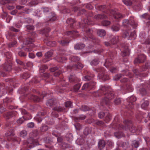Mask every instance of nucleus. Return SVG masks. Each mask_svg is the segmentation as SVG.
Masks as SVG:
<instances>
[{
  "label": "nucleus",
  "instance_id": "obj_15",
  "mask_svg": "<svg viewBox=\"0 0 150 150\" xmlns=\"http://www.w3.org/2000/svg\"><path fill=\"white\" fill-rule=\"evenodd\" d=\"M109 88V87L102 86L101 88L99 90L98 92L100 93V95L104 96L105 94H106L108 93V91Z\"/></svg>",
  "mask_w": 150,
  "mask_h": 150
},
{
  "label": "nucleus",
  "instance_id": "obj_50",
  "mask_svg": "<svg viewBox=\"0 0 150 150\" xmlns=\"http://www.w3.org/2000/svg\"><path fill=\"white\" fill-rule=\"evenodd\" d=\"M23 119L25 120H29L32 118L31 115L28 112L26 115H25L23 116Z\"/></svg>",
  "mask_w": 150,
  "mask_h": 150
},
{
  "label": "nucleus",
  "instance_id": "obj_44",
  "mask_svg": "<svg viewBox=\"0 0 150 150\" xmlns=\"http://www.w3.org/2000/svg\"><path fill=\"white\" fill-rule=\"evenodd\" d=\"M91 132V129L88 127L86 128L84 130L83 134L85 135H87Z\"/></svg>",
  "mask_w": 150,
  "mask_h": 150
},
{
  "label": "nucleus",
  "instance_id": "obj_59",
  "mask_svg": "<svg viewBox=\"0 0 150 150\" xmlns=\"http://www.w3.org/2000/svg\"><path fill=\"white\" fill-rule=\"evenodd\" d=\"M96 8L98 10H102L103 9L105 8L106 6L105 5H101V6H98V5H96Z\"/></svg>",
  "mask_w": 150,
  "mask_h": 150
},
{
  "label": "nucleus",
  "instance_id": "obj_29",
  "mask_svg": "<svg viewBox=\"0 0 150 150\" xmlns=\"http://www.w3.org/2000/svg\"><path fill=\"white\" fill-rule=\"evenodd\" d=\"M38 134V131L36 130H34L33 131L30 132L29 134L30 137L32 138L36 137Z\"/></svg>",
  "mask_w": 150,
  "mask_h": 150
},
{
  "label": "nucleus",
  "instance_id": "obj_14",
  "mask_svg": "<svg viewBox=\"0 0 150 150\" xmlns=\"http://www.w3.org/2000/svg\"><path fill=\"white\" fill-rule=\"evenodd\" d=\"M57 103L56 99L53 98L48 100L46 102V105L49 107H52L55 105Z\"/></svg>",
  "mask_w": 150,
  "mask_h": 150
},
{
  "label": "nucleus",
  "instance_id": "obj_18",
  "mask_svg": "<svg viewBox=\"0 0 150 150\" xmlns=\"http://www.w3.org/2000/svg\"><path fill=\"white\" fill-rule=\"evenodd\" d=\"M107 16L104 14H98L95 15L94 18L96 21H99L102 19H105Z\"/></svg>",
  "mask_w": 150,
  "mask_h": 150
},
{
  "label": "nucleus",
  "instance_id": "obj_34",
  "mask_svg": "<svg viewBox=\"0 0 150 150\" xmlns=\"http://www.w3.org/2000/svg\"><path fill=\"white\" fill-rule=\"evenodd\" d=\"M80 109L83 111H86L91 110V109L88 106L85 105H82L80 108Z\"/></svg>",
  "mask_w": 150,
  "mask_h": 150
},
{
  "label": "nucleus",
  "instance_id": "obj_53",
  "mask_svg": "<svg viewBox=\"0 0 150 150\" xmlns=\"http://www.w3.org/2000/svg\"><path fill=\"white\" fill-rule=\"evenodd\" d=\"M86 118V116L83 115H81L78 117H75V119L76 120H84Z\"/></svg>",
  "mask_w": 150,
  "mask_h": 150
},
{
  "label": "nucleus",
  "instance_id": "obj_45",
  "mask_svg": "<svg viewBox=\"0 0 150 150\" xmlns=\"http://www.w3.org/2000/svg\"><path fill=\"white\" fill-rule=\"evenodd\" d=\"M39 3L38 0H32L29 3V5L31 6H34L38 4Z\"/></svg>",
  "mask_w": 150,
  "mask_h": 150
},
{
  "label": "nucleus",
  "instance_id": "obj_36",
  "mask_svg": "<svg viewBox=\"0 0 150 150\" xmlns=\"http://www.w3.org/2000/svg\"><path fill=\"white\" fill-rule=\"evenodd\" d=\"M112 118L111 115L110 113H108L107 115L105 117L104 120L105 121L106 123L110 121Z\"/></svg>",
  "mask_w": 150,
  "mask_h": 150
},
{
  "label": "nucleus",
  "instance_id": "obj_39",
  "mask_svg": "<svg viewBox=\"0 0 150 150\" xmlns=\"http://www.w3.org/2000/svg\"><path fill=\"white\" fill-rule=\"evenodd\" d=\"M149 68V66L148 64L146 63L144 65H143L141 68V70L142 71H145Z\"/></svg>",
  "mask_w": 150,
  "mask_h": 150
},
{
  "label": "nucleus",
  "instance_id": "obj_31",
  "mask_svg": "<svg viewBox=\"0 0 150 150\" xmlns=\"http://www.w3.org/2000/svg\"><path fill=\"white\" fill-rule=\"evenodd\" d=\"M53 110L58 112H63L65 110L64 108H63L62 107L59 106H56L54 107L53 109Z\"/></svg>",
  "mask_w": 150,
  "mask_h": 150
},
{
  "label": "nucleus",
  "instance_id": "obj_54",
  "mask_svg": "<svg viewBox=\"0 0 150 150\" xmlns=\"http://www.w3.org/2000/svg\"><path fill=\"white\" fill-rule=\"evenodd\" d=\"M27 31L33 30L34 29V27L33 25H28L26 26Z\"/></svg>",
  "mask_w": 150,
  "mask_h": 150
},
{
  "label": "nucleus",
  "instance_id": "obj_46",
  "mask_svg": "<svg viewBox=\"0 0 150 150\" xmlns=\"http://www.w3.org/2000/svg\"><path fill=\"white\" fill-rule=\"evenodd\" d=\"M121 146L124 149H126L129 146V143L128 142H124L121 144Z\"/></svg>",
  "mask_w": 150,
  "mask_h": 150
},
{
  "label": "nucleus",
  "instance_id": "obj_48",
  "mask_svg": "<svg viewBox=\"0 0 150 150\" xmlns=\"http://www.w3.org/2000/svg\"><path fill=\"white\" fill-rule=\"evenodd\" d=\"M112 29L113 31H118L120 29V25L118 24L113 25L112 27Z\"/></svg>",
  "mask_w": 150,
  "mask_h": 150
},
{
  "label": "nucleus",
  "instance_id": "obj_20",
  "mask_svg": "<svg viewBox=\"0 0 150 150\" xmlns=\"http://www.w3.org/2000/svg\"><path fill=\"white\" fill-rule=\"evenodd\" d=\"M85 47V44L81 42L77 43L74 46V49L75 50H81L83 49Z\"/></svg>",
  "mask_w": 150,
  "mask_h": 150
},
{
  "label": "nucleus",
  "instance_id": "obj_64",
  "mask_svg": "<svg viewBox=\"0 0 150 150\" xmlns=\"http://www.w3.org/2000/svg\"><path fill=\"white\" fill-rule=\"evenodd\" d=\"M140 91L141 94L142 96L146 95V91L144 88H141L140 89Z\"/></svg>",
  "mask_w": 150,
  "mask_h": 150
},
{
  "label": "nucleus",
  "instance_id": "obj_37",
  "mask_svg": "<svg viewBox=\"0 0 150 150\" xmlns=\"http://www.w3.org/2000/svg\"><path fill=\"white\" fill-rule=\"evenodd\" d=\"M94 70L97 72H99V73H104L105 70V69L102 67H100L97 68L95 69H94Z\"/></svg>",
  "mask_w": 150,
  "mask_h": 150
},
{
  "label": "nucleus",
  "instance_id": "obj_61",
  "mask_svg": "<svg viewBox=\"0 0 150 150\" xmlns=\"http://www.w3.org/2000/svg\"><path fill=\"white\" fill-rule=\"evenodd\" d=\"M126 89L129 92H132L133 91V88L131 84H128L126 85Z\"/></svg>",
  "mask_w": 150,
  "mask_h": 150
},
{
  "label": "nucleus",
  "instance_id": "obj_22",
  "mask_svg": "<svg viewBox=\"0 0 150 150\" xmlns=\"http://www.w3.org/2000/svg\"><path fill=\"white\" fill-rule=\"evenodd\" d=\"M10 63L7 62H5L4 65V68L6 71H9L12 70V66Z\"/></svg>",
  "mask_w": 150,
  "mask_h": 150
},
{
  "label": "nucleus",
  "instance_id": "obj_23",
  "mask_svg": "<svg viewBox=\"0 0 150 150\" xmlns=\"http://www.w3.org/2000/svg\"><path fill=\"white\" fill-rule=\"evenodd\" d=\"M119 37L118 36H114L111 39L110 42L112 44L115 45L119 42Z\"/></svg>",
  "mask_w": 150,
  "mask_h": 150
},
{
  "label": "nucleus",
  "instance_id": "obj_63",
  "mask_svg": "<svg viewBox=\"0 0 150 150\" xmlns=\"http://www.w3.org/2000/svg\"><path fill=\"white\" fill-rule=\"evenodd\" d=\"M95 123L97 125L101 126H103L105 125V123L103 121L100 120H98Z\"/></svg>",
  "mask_w": 150,
  "mask_h": 150
},
{
  "label": "nucleus",
  "instance_id": "obj_6",
  "mask_svg": "<svg viewBox=\"0 0 150 150\" xmlns=\"http://www.w3.org/2000/svg\"><path fill=\"white\" fill-rule=\"evenodd\" d=\"M122 37L124 38H129V39H134L136 37V34L134 31L132 32L130 30H126L124 32Z\"/></svg>",
  "mask_w": 150,
  "mask_h": 150
},
{
  "label": "nucleus",
  "instance_id": "obj_25",
  "mask_svg": "<svg viewBox=\"0 0 150 150\" xmlns=\"http://www.w3.org/2000/svg\"><path fill=\"white\" fill-rule=\"evenodd\" d=\"M129 24L134 28H136L137 25V23L134 21L133 17H131L129 19Z\"/></svg>",
  "mask_w": 150,
  "mask_h": 150
},
{
  "label": "nucleus",
  "instance_id": "obj_32",
  "mask_svg": "<svg viewBox=\"0 0 150 150\" xmlns=\"http://www.w3.org/2000/svg\"><path fill=\"white\" fill-rule=\"evenodd\" d=\"M94 77V75L93 74H90V75H87L84 76L83 78L85 80L89 81L92 80Z\"/></svg>",
  "mask_w": 150,
  "mask_h": 150
},
{
  "label": "nucleus",
  "instance_id": "obj_1",
  "mask_svg": "<svg viewBox=\"0 0 150 150\" xmlns=\"http://www.w3.org/2000/svg\"><path fill=\"white\" fill-rule=\"evenodd\" d=\"M82 25H81L80 23H79V25L80 27H81L86 28V29L85 30L86 33V35L88 36L89 38L91 39L93 41L95 40H96V38L92 34L93 31L87 28V25H93V23L88 18L87 19H84L82 23Z\"/></svg>",
  "mask_w": 150,
  "mask_h": 150
},
{
  "label": "nucleus",
  "instance_id": "obj_57",
  "mask_svg": "<svg viewBox=\"0 0 150 150\" xmlns=\"http://www.w3.org/2000/svg\"><path fill=\"white\" fill-rule=\"evenodd\" d=\"M38 107H40V106L37 105H30L29 107V109L30 110L33 111L37 110Z\"/></svg>",
  "mask_w": 150,
  "mask_h": 150
},
{
  "label": "nucleus",
  "instance_id": "obj_11",
  "mask_svg": "<svg viewBox=\"0 0 150 150\" xmlns=\"http://www.w3.org/2000/svg\"><path fill=\"white\" fill-rule=\"evenodd\" d=\"M146 59V56L143 54L139 55L134 60V64L140 63L144 62Z\"/></svg>",
  "mask_w": 150,
  "mask_h": 150
},
{
  "label": "nucleus",
  "instance_id": "obj_5",
  "mask_svg": "<svg viewBox=\"0 0 150 150\" xmlns=\"http://www.w3.org/2000/svg\"><path fill=\"white\" fill-rule=\"evenodd\" d=\"M36 141L32 137L28 138L27 141L24 143V147L25 150H29L32 147H33L36 144Z\"/></svg>",
  "mask_w": 150,
  "mask_h": 150
},
{
  "label": "nucleus",
  "instance_id": "obj_30",
  "mask_svg": "<svg viewBox=\"0 0 150 150\" xmlns=\"http://www.w3.org/2000/svg\"><path fill=\"white\" fill-rule=\"evenodd\" d=\"M30 76V74L28 72H25L20 76L21 78L25 80L29 78Z\"/></svg>",
  "mask_w": 150,
  "mask_h": 150
},
{
  "label": "nucleus",
  "instance_id": "obj_4",
  "mask_svg": "<svg viewBox=\"0 0 150 150\" xmlns=\"http://www.w3.org/2000/svg\"><path fill=\"white\" fill-rule=\"evenodd\" d=\"M36 34L35 32H33L29 34L28 37L26 38L24 41L26 45L31 44V46L33 47H35V45L32 44V43L35 41V38Z\"/></svg>",
  "mask_w": 150,
  "mask_h": 150
},
{
  "label": "nucleus",
  "instance_id": "obj_3",
  "mask_svg": "<svg viewBox=\"0 0 150 150\" xmlns=\"http://www.w3.org/2000/svg\"><path fill=\"white\" fill-rule=\"evenodd\" d=\"M115 97V96L113 93H107L105 94L104 97L101 100L100 103L102 106L108 105L109 104L110 101Z\"/></svg>",
  "mask_w": 150,
  "mask_h": 150
},
{
  "label": "nucleus",
  "instance_id": "obj_33",
  "mask_svg": "<svg viewBox=\"0 0 150 150\" xmlns=\"http://www.w3.org/2000/svg\"><path fill=\"white\" fill-rule=\"evenodd\" d=\"M66 22L67 23L70 25L71 28H73V24L75 22V21L74 19L70 18L67 20Z\"/></svg>",
  "mask_w": 150,
  "mask_h": 150
},
{
  "label": "nucleus",
  "instance_id": "obj_16",
  "mask_svg": "<svg viewBox=\"0 0 150 150\" xmlns=\"http://www.w3.org/2000/svg\"><path fill=\"white\" fill-rule=\"evenodd\" d=\"M65 34L67 35H71L74 37H76L79 35L78 32L76 30L66 31L65 32Z\"/></svg>",
  "mask_w": 150,
  "mask_h": 150
},
{
  "label": "nucleus",
  "instance_id": "obj_19",
  "mask_svg": "<svg viewBox=\"0 0 150 150\" xmlns=\"http://www.w3.org/2000/svg\"><path fill=\"white\" fill-rule=\"evenodd\" d=\"M70 40L67 38H64L63 39L59 41L58 42L62 46H66L68 45Z\"/></svg>",
  "mask_w": 150,
  "mask_h": 150
},
{
  "label": "nucleus",
  "instance_id": "obj_21",
  "mask_svg": "<svg viewBox=\"0 0 150 150\" xmlns=\"http://www.w3.org/2000/svg\"><path fill=\"white\" fill-rule=\"evenodd\" d=\"M50 40V39L49 40V38L47 39L45 38L44 39V41L46 43L47 45L48 46L52 47H54L56 46V42L49 41V40Z\"/></svg>",
  "mask_w": 150,
  "mask_h": 150
},
{
  "label": "nucleus",
  "instance_id": "obj_27",
  "mask_svg": "<svg viewBox=\"0 0 150 150\" xmlns=\"http://www.w3.org/2000/svg\"><path fill=\"white\" fill-rule=\"evenodd\" d=\"M97 34L100 37H103L105 35L106 32L104 30L99 29L97 30Z\"/></svg>",
  "mask_w": 150,
  "mask_h": 150
},
{
  "label": "nucleus",
  "instance_id": "obj_60",
  "mask_svg": "<svg viewBox=\"0 0 150 150\" xmlns=\"http://www.w3.org/2000/svg\"><path fill=\"white\" fill-rule=\"evenodd\" d=\"M65 106L67 108H69L71 107L72 105V103L70 101H68L65 103Z\"/></svg>",
  "mask_w": 150,
  "mask_h": 150
},
{
  "label": "nucleus",
  "instance_id": "obj_43",
  "mask_svg": "<svg viewBox=\"0 0 150 150\" xmlns=\"http://www.w3.org/2000/svg\"><path fill=\"white\" fill-rule=\"evenodd\" d=\"M122 1L123 3L127 6H131L132 4V2L130 0H123Z\"/></svg>",
  "mask_w": 150,
  "mask_h": 150
},
{
  "label": "nucleus",
  "instance_id": "obj_55",
  "mask_svg": "<svg viewBox=\"0 0 150 150\" xmlns=\"http://www.w3.org/2000/svg\"><path fill=\"white\" fill-rule=\"evenodd\" d=\"M149 104V102L148 100L145 101L141 105V107L143 109L145 108Z\"/></svg>",
  "mask_w": 150,
  "mask_h": 150
},
{
  "label": "nucleus",
  "instance_id": "obj_47",
  "mask_svg": "<svg viewBox=\"0 0 150 150\" xmlns=\"http://www.w3.org/2000/svg\"><path fill=\"white\" fill-rule=\"evenodd\" d=\"M89 84V89H92L95 88L96 86V83L94 81H91L88 83Z\"/></svg>",
  "mask_w": 150,
  "mask_h": 150
},
{
  "label": "nucleus",
  "instance_id": "obj_56",
  "mask_svg": "<svg viewBox=\"0 0 150 150\" xmlns=\"http://www.w3.org/2000/svg\"><path fill=\"white\" fill-rule=\"evenodd\" d=\"M48 129V126L46 125L42 126L40 128V130L42 132H45Z\"/></svg>",
  "mask_w": 150,
  "mask_h": 150
},
{
  "label": "nucleus",
  "instance_id": "obj_24",
  "mask_svg": "<svg viewBox=\"0 0 150 150\" xmlns=\"http://www.w3.org/2000/svg\"><path fill=\"white\" fill-rule=\"evenodd\" d=\"M70 60L72 62L77 63L76 64L78 65V63H80L79 61L80 59L79 57L77 56H71L69 58Z\"/></svg>",
  "mask_w": 150,
  "mask_h": 150
},
{
  "label": "nucleus",
  "instance_id": "obj_51",
  "mask_svg": "<svg viewBox=\"0 0 150 150\" xmlns=\"http://www.w3.org/2000/svg\"><path fill=\"white\" fill-rule=\"evenodd\" d=\"M101 24L103 26H107L110 25V22L108 21L104 20L102 21Z\"/></svg>",
  "mask_w": 150,
  "mask_h": 150
},
{
  "label": "nucleus",
  "instance_id": "obj_42",
  "mask_svg": "<svg viewBox=\"0 0 150 150\" xmlns=\"http://www.w3.org/2000/svg\"><path fill=\"white\" fill-rule=\"evenodd\" d=\"M124 16H123L122 14L119 13H116L114 15V17L115 19H118L120 18H122Z\"/></svg>",
  "mask_w": 150,
  "mask_h": 150
},
{
  "label": "nucleus",
  "instance_id": "obj_9",
  "mask_svg": "<svg viewBox=\"0 0 150 150\" xmlns=\"http://www.w3.org/2000/svg\"><path fill=\"white\" fill-rule=\"evenodd\" d=\"M83 67V65L80 63H78V65L76 64L72 65H69L67 67V69L77 70V69H81Z\"/></svg>",
  "mask_w": 150,
  "mask_h": 150
},
{
  "label": "nucleus",
  "instance_id": "obj_58",
  "mask_svg": "<svg viewBox=\"0 0 150 150\" xmlns=\"http://www.w3.org/2000/svg\"><path fill=\"white\" fill-rule=\"evenodd\" d=\"M67 59V58L65 57H59L57 58V61L61 62H63L64 61L66 60Z\"/></svg>",
  "mask_w": 150,
  "mask_h": 150
},
{
  "label": "nucleus",
  "instance_id": "obj_52",
  "mask_svg": "<svg viewBox=\"0 0 150 150\" xmlns=\"http://www.w3.org/2000/svg\"><path fill=\"white\" fill-rule=\"evenodd\" d=\"M48 69L47 67L45 65H42L40 69V70L41 72H44L45 70Z\"/></svg>",
  "mask_w": 150,
  "mask_h": 150
},
{
  "label": "nucleus",
  "instance_id": "obj_13",
  "mask_svg": "<svg viewBox=\"0 0 150 150\" xmlns=\"http://www.w3.org/2000/svg\"><path fill=\"white\" fill-rule=\"evenodd\" d=\"M51 29L50 28H44L42 30H40V34H42V35H45L46 37V39L50 38H51L50 37H49V38L47 37L48 34V33L49 32H50V31Z\"/></svg>",
  "mask_w": 150,
  "mask_h": 150
},
{
  "label": "nucleus",
  "instance_id": "obj_62",
  "mask_svg": "<svg viewBox=\"0 0 150 150\" xmlns=\"http://www.w3.org/2000/svg\"><path fill=\"white\" fill-rule=\"evenodd\" d=\"M122 74H117L114 76L113 79L115 80H118L122 77Z\"/></svg>",
  "mask_w": 150,
  "mask_h": 150
},
{
  "label": "nucleus",
  "instance_id": "obj_2",
  "mask_svg": "<svg viewBox=\"0 0 150 150\" xmlns=\"http://www.w3.org/2000/svg\"><path fill=\"white\" fill-rule=\"evenodd\" d=\"M124 126L122 124L119 125L118 129H123L126 130L129 129L130 131L133 133L135 132L137 129L133 125L132 121L129 120H126L123 121Z\"/></svg>",
  "mask_w": 150,
  "mask_h": 150
},
{
  "label": "nucleus",
  "instance_id": "obj_17",
  "mask_svg": "<svg viewBox=\"0 0 150 150\" xmlns=\"http://www.w3.org/2000/svg\"><path fill=\"white\" fill-rule=\"evenodd\" d=\"M15 115V112H8L4 113V117L6 120H8L11 118Z\"/></svg>",
  "mask_w": 150,
  "mask_h": 150
},
{
  "label": "nucleus",
  "instance_id": "obj_38",
  "mask_svg": "<svg viewBox=\"0 0 150 150\" xmlns=\"http://www.w3.org/2000/svg\"><path fill=\"white\" fill-rule=\"evenodd\" d=\"M99 62V60L98 59H95L91 62V64L93 66H96L98 64Z\"/></svg>",
  "mask_w": 150,
  "mask_h": 150
},
{
  "label": "nucleus",
  "instance_id": "obj_49",
  "mask_svg": "<svg viewBox=\"0 0 150 150\" xmlns=\"http://www.w3.org/2000/svg\"><path fill=\"white\" fill-rule=\"evenodd\" d=\"M129 49L127 48L126 50L123 52L122 53V56L123 57H125L126 56H129Z\"/></svg>",
  "mask_w": 150,
  "mask_h": 150
},
{
  "label": "nucleus",
  "instance_id": "obj_26",
  "mask_svg": "<svg viewBox=\"0 0 150 150\" xmlns=\"http://www.w3.org/2000/svg\"><path fill=\"white\" fill-rule=\"evenodd\" d=\"M105 144L106 143L104 140H100L98 142V148L100 150H101L104 148Z\"/></svg>",
  "mask_w": 150,
  "mask_h": 150
},
{
  "label": "nucleus",
  "instance_id": "obj_28",
  "mask_svg": "<svg viewBox=\"0 0 150 150\" xmlns=\"http://www.w3.org/2000/svg\"><path fill=\"white\" fill-rule=\"evenodd\" d=\"M112 60L111 58H108L106 59L105 62L104 64L105 66L108 68L112 64Z\"/></svg>",
  "mask_w": 150,
  "mask_h": 150
},
{
  "label": "nucleus",
  "instance_id": "obj_12",
  "mask_svg": "<svg viewBox=\"0 0 150 150\" xmlns=\"http://www.w3.org/2000/svg\"><path fill=\"white\" fill-rule=\"evenodd\" d=\"M98 77L99 79H101L104 81L108 80L110 79L109 75L105 72L99 73L98 74Z\"/></svg>",
  "mask_w": 150,
  "mask_h": 150
},
{
  "label": "nucleus",
  "instance_id": "obj_7",
  "mask_svg": "<svg viewBox=\"0 0 150 150\" xmlns=\"http://www.w3.org/2000/svg\"><path fill=\"white\" fill-rule=\"evenodd\" d=\"M46 95L47 94H46L45 95H44V94L43 93H42V95L41 96V97L40 98L36 96H34L33 95L30 94H28L27 95V96L28 99H32L35 102H39L42 101V98H43L45 96H46Z\"/></svg>",
  "mask_w": 150,
  "mask_h": 150
},
{
  "label": "nucleus",
  "instance_id": "obj_8",
  "mask_svg": "<svg viewBox=\"0 0 150 150\" xmlns=\"http://www.w3.org/2000/svg\"><path fill=\"white\" fill-rule=\"evenodd\" d=\"M136 100V97L134 96H131L129 100V103L126 107L129 109H132L134 108V105L133 103Z\"/></svg>",
  "mask_w": 150,
  "mask_h": 150
},
{
  "label": "nucleus",
  "instance_id": "obj_40",
  "mask_svg": "<svg viewBox=\"0 0 150 150\" xmlns=\"http://www.w3.org/2000/svg\"><path fill=\"white\" fill-rule=\"evenodd\" d=\"M53 53V50H51L50 51L47 52L45 54V57L49 58L51 57Z\"/></svg>",
  "mask_w": 150,
  "mask_h": 150
},
{
  "label": "nucleus",
  "instance_id": "obj_35",
  "mask_svg": "<svg viewBox=\"0 0 150 150\" xmlns=\"http://www.w3.org/2000/svg\"><path fill=\"white\" fill-rule=\"evenodd\" d=\"M14 132L13 129H11L8 132L6 133V137L13 136L14 135Z\"/></svg>",
  "mask_w": 150,
  "mask_h": 150
},
{
  "label": "nucleus",
  "instance_id": "obj_10",
  "mask_svg": "<svg viewBox=\"0 0 150 150\" xmlns=\"http://www.w3.org/2000/svg\"><path fill=\"white\" fill-rule=\"evenodd\" d=\"M69 81L72 83H79L80 82V79L78 78L74 74H72L70 75L69 77Z\"/></svg>",
  "mask_w": 150,
  "mask_h": 150
},
{
  "label": "nucleus",
  "instance_id": "obj_41",
  "mask_svg": "<svg viewBox=\"0 0 150 150\" xmlns=\"http://www.w3.org/2000/svg\"><path fill=\"white\" fill-rule=\"evenodd\" d=\"M5 55L6 58L8 59V60L7 61L8 63H11V59L12 57V54L10 52H7L5 54Z\"/></svg>",
  "mask_w": 150,
  "mask_h": 150
}]
</instances>
